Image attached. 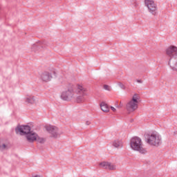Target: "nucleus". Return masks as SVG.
Returning a JSON list of instances; mask_svg holds the SVG:
<instances>
[{
	"mask_svg": "<svg viewBox=\"0 0 177 177\" xmlns=\"http://www.w3.org/2000/svg\"><path fill=\"white\" fill-rule=\"evenodd\" d=\"M53 74H56V72L53 71Z\"/></svg>",
	"mask_w": 177,
	"mask_h": 177,
	"instance_id": "nucleus-28",
	"label": "nucleus"
},
{
	"mask_svg": "<svg viewBox=\"0 0 177 177\" xmlns=\"http://www.w3.org/2000/svg\"><path fill=\"white\" fill-rule=\"evenodd\" d=\"M130 146L133 150L139 151L141 154H146L147 151L146 149L143 148V142H142V139L139 137H134L131 138Z\"/></svg>",
	"mask_w": 177,
	"mask_h": 177,
	"instance_id": "nucleus-2",
	"label": "nucleus"
},
{
	"mask_svg": "<svg viewBox=\"0 0 177 177\" xmlns=\"http://www.w3.org/2000/svg\"><path fill=\"white\" fill-rule=\"evenodd\" d=\"M145 139L147 143L150 145L151 146H156L158 147L161 143H162V140L161 136L157 133H149L145 134Z\"/></svg>",
	"mask_w": 177,
	"mask_h": 177,
	"instance_id": "nucleus-3",
	"label": "nucleus"
},
{
	"mask_svg": "<svg viewBox=\"0 0 177 177\" xmlns=\"http://www.w3.org/2000/svg\"><path fill=\"white\" fill-rule=\"evenodd\" d=\"M100 106L102 111H104V113H109L110 111V107H109V105L106 102H101Z\"/></svg>",
	"mask_w": 177,
	"mask_h": 177,
	"instance_id": "nucleus-13",
	"label": "nucleus"
},
{
	"mask_svg": "<svg viewBox=\"0 0 177 177\" xmlns=\"http://www.w3.org/2000/svg\"><path fill=\"white\" fill-rule=\"evenodd\" d=\"M111 109L112 110V111H113V113H115L116 109L115 108H114V106H111Z\"/></svg>",
	"mask_w": 177,
	"mask_h": 177,
	"instance_id": "nucleus-23",
	"label": "nucleus"
},
{
	"mask_svg": "<svg viewBox=\"0 0 177 177\" xmlns=\"http://www.w3.org/2000/svg\"><path fill=\"white\" fill-rule=\"evenodd\" d=\"M86 125H91V122L86 121Z\"/></svg>",
	"mask_w": 177,
	"mask_h": 177,
	"instance_id": "nucleus-25",
	"label": "nucleus"
},
{
	"mask_svg": "<svg viewBox=\"0 0 177 177\" xmlns=\"http://www.w3.org/2000/svg\"><path fill=\"white\" fill-rule=\"evenodd\" d=\"M36 140H37V142H38V143H41V144L45 143V138L38 136V134H37Z\"/></svg>",
	"mask_w": 177,
	"mask_h": 177,
	"instance_id": "nucleus-16",
	"label": "nucleus"
},
{
	"mask_svg": "<svg viewBox=\"0 0 177 177\" xmlns=\"http://www.w3.org/2000/svg\"><path fill=\"white\" fill-rule=\"evenodd\" d=\"M168 64L173 71H177V47L171 46L166 50Z\"/></svg>",
	"mask_w": 177,
	"mask_h": 177,
	"instance_id": "nucleus-1",
	"label": "nucleus"
},
{
	"mask_svg": "<svg viewBox=\"0 0 177 177\" xmlns=\"http://www.w3.org/2000/svg\"><path fill=\"white\" fill-rule=\"evenodd\" d=\"M145 6L148 8V10L151 15L156 16L157 15V5L153 0H145Z\"/></svg>",
	"mask_w": 177,
	"mask_h": 177,
	"instance_id": "nucleus-6",
	"label": "nucleus"
},
{
	"mask_svg": "<svg viewBox=\"0 0 177 177\" xmlns=\"http://www.w3.org/2000/svg\"><path fill=\"white\" fill-rule=\"evenodd\" d=\"M118 86H120V88H121V89H125V86L124 85V84L119 82Z\"/></svg>",
	"mask_w": 177,
	"mask_h": 177,
	"instance_id": "nucleus-19",
	"label": "nucleus"
},
{
	"mask_svg": "<svg viewBox=\"0 0 177 177\" xmlns=\"http://www.w3.org/2000/svg\"><path fill=\"white\" fill-rule=\"evenodd\" d=\"M174 135H177V131H174Z\"/></svg>",
	"mask_w": 177,
	"mask_h": 177,
	"instance_id": "nucleus-27",
	"label": "nucleus"
},
{
	"mask_svg": "<svg viewBox=\"0 0 177 177\" xmlns=\"http://www.w3.org/2000/svg\"><path fill=\"white\" fill-rule=\"evenodd\" d=\"M113 146L116 148L122 147V141L120 140H115L113 142Z\"/></svg>",
	"mask_w": 177,
	"mask_h": 177,
	"instance_id": "nucleus-15",
	"label": "nucleus"
},
{
	"mask_svg": "<svg viewBox=\"0 0 177 177\" xmlns=\"http://www.w3.org/2000/svg\"><path fill=\"white\" fill-rule=\"evenodd\" d=\"M74 96V89L71 87L66 91H64L61 95V99L62 100H70L71 97Z\"/></svg>",
	"mask_w": 177,
	"mask_h": 177,
	"instance_id": "nucleus-9",
	"label": "nucleus"
},
{
	"mask_svg": "<svg viewBox=\"0 0 177 177\" xmlns=\"http://www.w3.org/2000/svg\"><path fill=\"white\" fill-rule=\"evenodd\" d=\"M140 97L138 94H134L130 100L126 105V109L129 113H133L135 110L138 109V104H139V100Z\"/></svg>",
	"mask_w": 177,
	"mask_h": 177,
	"instance_id": "nucleus-4",
	"label": "nucleus"
},
{
	"mask_svg": "<svg viewBox=\"0 0 177 177\" xmlns=\"http://www.w3.org/2000/svg\"><path fill=\"white\" fill-rule=\"evenodd\" d=\"M122 106H123L122 103L120 102L119 105L116 106V107H118V109H121Z\"/></svg>",
	"mask_w": 177,
	"mask_h": 177,
	"instance_id": "nucleus-22",
	"label": "nucleus"
},
{
	"mask_svg": "<svg viewBox=\"0 0 177 177\" xmlns=\"http://www.w3.org/2000/svg\"><path fill=\"white\" fill-rule=\"evenodd\" d=\"M26 139L30 143L35 142V140H37V133L33 131L28 133V134H26Z\"/></svg>",
	"mask_w": 177,
	"mask_h": 177,
	"instance_id": "nucleus-12",
	"label": "nucleus"
},
{
	"mask_svg": "<svg viewBox=\"0 0 177 177\" xmlns=\"http://www.w3.org/2000/svg\"><path fill=\"white\" fill-rule=\"evenodd\" d=\"M137 82H138V84H142L143 81H142L141 80H137Z\"/></svg>",
	"mask_w": 177,
	"mask_h": 177,
	"instance_id": "nucleus-24",
	"label": "nucleus"
},
{
	"mask_svg": "<svg viewBox=\"0 0 177 177\" xmlns=\"http://www.w3.org/2000/svg\"><path fill=\"white\" fill-rule=\"evenodd\" d=\"M138 2L135 1V2H134V6L136 7V6H138Z\"/></svg>",
	"mask_w": 177,
	"mask_h": 177,
	"instance_id": "nucleus-26",
	"label": "nucleus"
},
{
	"mask_svg": "<svg viewBox=\"0 0 177 177\" xmlns=\"http://www.w3.org/2000/svg\"><path fill=\"white\" fill-rule=\"evenodd\" d=\"M48 45H49V43H48V41H43L40 42V44H39V46H41V48H45V46H48Z\"/></svg>",
	"mask_w": 177,
	"mask_h": 177,
	"instance_id": "nucleus-17",
	"label": "nucleus"
},
{
	"mask_svg": "<svg viewBox=\"0 0 177 177\" xmlns=\"http://www.w3.org/2000/svg\"><path fill=\"white\" fill-rule=\"evenodd\" d=\"M100 166L101 168H104V169H110V171H114V169H115V165L109 162H100Z\"/></svg>",
	"mask_w": 177,
	"mask_h": 177,
	"instance_id": "nucleus-11",
	"label": "nucleus"
},
{
	"mask_svg": "<svg viewBox=\"0 0 177 177\" xmlns=\"http://www.w3.org/2000/svg\"><path fill=\"white\" fill-rule=\"evenodd\" d=\"M104 89H105V91H110V86L107 84H104Z\"/></svg>",
	"mask_w": 177,
	"mask_h": 177,
	"instance_id": "nucleus-20",
	"label": "nucleus"
},
{
	"mask_svg": "<svg viewBox=\"0 0 177 177\" xmlns=\"http://www.w3.org/2000/svg\"><path fill=\"white\" fill-rule=\"evenodd\" d=\"M40 78L44 82H49V81H50L52 78H53L52 76V72L44 71L41 73V74L40 75Z\"/></svg>",
	"mask_w": 177,
	"mask_h": 177,
	"instance_id": "nucleus-10",
	"label": "nucleus"
},
{
	"mask_svg": "<svg viewBox=\"0 0 177 177\" xmlns=\"http://www.w3.org/2000/svg\"><path fill=\"white\" fill-rule=\"evenodd\" d=\"M33 49H37L38 48V43L35 44L33 46H32Z\"/></svg>",
	"mask_w": 177,
	"mask_h": 177,
	"instance_id": "nucleus-21",
	"label": "nucleus"
},
{
	"mask_svg": "<svg viewBox=\"0 0 177 177\" xmlns=\"http://www.w3.org/2000/svg\"><path fill=\"white\" fill-rule=\"evenodd\" d=\"M15 132L16 133H19V132L21 135H28V133H30L32 132L31 127L28 125H26V126L18 125L15 128Z\"/></svg>",
	"mask_w": 177,
	"mask_h": 177,
	"instance_id": "nucleus-7",
	"label": "nucleus"
},
{
	"mask_svg": "<svg viewBox=\"0 0 177 177\" xmlns=\"http://www.w3.org/2000/svg\"><path fill=\"white\" fill-rule=\"evenodd\" d=\"M76 93L77 95L76 97L77 103H83V102H85V97L86 96V88L78 84L77 86Z\"/></svg>",
	"mask_w": 177,
	"mask_h": 177,
	"instance_id": "nucleus-5",
	"label": "nucleus"
},
{
	"mask_svg": "<svg viewBox=\"0 0 177 177\" xmlns=\"http://www.w3.org/2000/svg\"><path fill=\"white\" fill-rule=\"evenodd\" d=\"M6 149V145L2 144V142L0 141V150H5Z\"/></svg>",
	"mask_w": 177,
	"mask_h": 177,
	"instance_id": "nucleus-18",
	"label": "nucleus"
},
{
	"mask_svg": "<svg viewBox=\"0 0 177 177\" xmlns=\"http://www.w3.org/2000/svg\"><path fill=\"white\" fill-rule=\"evenodd\" d=\"M48 133H50L51 138H57L59 135V129L55 126L49 125L45 127Z\"/></svg>",
	"mask_w": 177,
	"mask_h": 177,
	"instance_id": "nucleus-8",
	"label": "nucleus"
},
{
	"mask_svg": "<svg viewBox=\"0 0 177 177\" xmlns=\"http://www.w3.org/2000/svg\"><path fill=\"white\" fill-rule=\"evenodd\" d=\"M25 102L28 104H34L35 103V98L34 96L30 95L26 98Z\"/></svg>",
	"mask_w": 177,
	"mask_h": 177,
	"instance_id": "nucleus-14",
	"label": "nucleus"
}]
</instances>
